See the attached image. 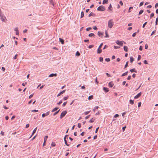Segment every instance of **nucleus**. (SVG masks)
<instances>
[{"label": "nucleus", "instance_id": "obj_48", "mask_svg": "<svg viewBox=\"0 0 158 158\" xmlns=\"http://www.w3.org/2000/svg\"><path fill=\"white\" fill-rule=\"evenodd\" d=\"M91 29V28L90 27H89L87 28L86 29V30L87 31H89Z\"/></svg>", "mask_w": 158, "mask_h": 158}, {"label": "nucleus", "instance_id": "obj_29", "mask_svg": "<svg viewBox=\"0 0 158 158\" xmlns=\"http://www.w3.org/2000/svg\"><path fill=\"white\" fill-rule=\"evenodd\" d=\"M93 95H90L88 97V99L91 100L93 98Z\"/></svg>", "mask_w": 158, "mask_h": 158}, {"label": "nucleus", "instance_id": "obj_44", "mask_svg": "<svg viewBox=\"0 0 158 158\" xmlns=\"http://www.w3.org/2000/svg\"><path fill=\"white\" fill-rule=\"evenodd\" d=\"M111 8H112V5H111V4H110L108 7V9L110 10H112L111 9Z\"/></svg>", "mask_w": 158, "mask_h": 158}, {"label": "nucleus", "instance_id": "obj_27", "mask_svg": "<svg viewBox=\"0 0 158 158\" xmlns=\"http://www.w3.org/2000/svg\"><path fill=\"white\" fill-rule=\"evenodd\" d=\"M64 140V142L66 145L68 146H69V145L67 143V142L66 139H65Z\"/></svg>", "mask_w": 158, "mask_h": 158}, {"label": "nucleus", "instance_id": "obj_46", "mask_svg": "<svg viewBox=\"0 0 158 158\" xmlns=\"http://www.w3.org/2000/svg\"><path fill=\"white\" fill-rule=\"evenodd\" d=\"M103 44V43H101L98 48H102V46Z\"/></svg>", "mask_w": 158, "mask_h": 158}, {"label": "nucleus", "instance_id": "obj_3", "mask_svg": "<svg viewBox=\"0 0 158 158\" xmlns=\"http://www.w3.org/2000/svg\"><path fill=\"white\" fill-rule=\"evenodd\" d=\"M67 113V111H63L61 113L60 116V119H61Z\"/></svg>", "mask_w": 158, "mask_h": 158}, {"label": "nucleus", "instance_id": "obj_16", "mask_svg": "<svg viewBox=\"0 0 158 158\" xmlns=\"http://www.w3.org/2000/svg\"><path fill=\"white\" fill-rule=\"evenodd\" d=\"M102 52V49H101L100 48H98V50H97V52L98 54H100Z\"/></svg>", "mask_w": 158, "mask_h": 158}, {"label": "nucleus", "instance_id": "obj_47", "mask_svg": "<svg viewBox=\"0 0 158 158\" xmlns=\"http://www.w3.org/2000/svg\"><path fill=\"white\" fill-rule=\"evenodd\" d=\"M67 103V102H64L62 104V106L63 107L64 106L66 105Z\"/></svg>", "mask_w": 158, "mask_h": 158}, {"label": "nucleus", "instance_id": "obj_12", "mask_svg": "<svg viewBox=\"0 0 158 158\" xmlns=\"http://www.w3.org/2000/svg\"><path fill=\"white\" fill-rule=\"evenodd\" d=\"M59 41L62 44H64V41L63 39L61 38H59Z\"/></svg>", "mask_w": 158, "mask_h": 158}, {"label": "nucleus", "instance_id": "obj_15", "mask_svg": "<svg viewBox=\"0 0 158 158\" xmlns=\"http://www.w3.org/2000/svg\"><path fill=\"white\" fill-rule=\"evenodd\" d=\"M57 76V74L56 73H52L50 74L49 77H53L54 76L56 77Z\"/></svg>", "mask_w": 158, "mask_h": 158}, {"label": "nucleus", "instance_id": "obj_57", "mask_svg": "<svg viewBox=\"0 0 158 158\" xmlns=\"http://www.w3.org/2000/svg\"><path fill=\"white\" fill-rule=\"evenodd\" d=\"M143 2H141L140 3V4H139V6H142V5H143Z\"/></svg>", "mask_w": 158, "mask_h": 158}, {"label": "nucleus", "instance_id": "obj_13", "mask_svg": "<svg viewBox=\"0 0 158 158\" xmlns=\"http://www.w3.org/2000/svg\"><path fill=\"white\" fill-rule=\"evenodd\" d=\"M37 127H36L34 130L33 131V132H32V134L31 135V136L30 137V138H31L32 135H34V134L35 133L36 130H37Z\"/></svg>", "mask_w": 158, "mask_h": 158}, {"label": "nucleus", "instance_id": "obj_5", "mask_svg": "<svg viewBox=\"0 0 158 158\" xmlns=\"http://www.w3.org/2000/svg\"><path fill=\"white\" fill-rule=\"evenodd\" d=\"M49 113H50V111H48L47 112L45 113H44V114H42V117L44 118L45 116L48 115L49 114Z\"/></svg>", "mask_w": 158, "mask_h": 158}, {"label": "nucleus", "instance_id": "obj_21", "mask_svg": "<svg viewBox=\"0 0 158 158\" xmlns=\"http://www.w3.org/2000/svg\"><path fill=\"white\" fill-rule=\"evenodd\" d=\"M134 60V58H133L132 57H130V62L131 63H132Z\"/></svg>", "mask_w": 158, "mask_h": 158}, {"label": "nucleus", "instance_id": "obj_34", "mask_svg": "<svg viewBox=\"0 0 158 158\" xmlns=\"http://www.w3.org/2000/svg\"><path fill=\"white\" fill-rule=\"evenodd\" d=\"M60 109H59V110H58V111H57L56 112H55V113H54L53 114V116H55V115H56L57 114H58V113L59 112V111H60Z\"/></svg>", "mask_w": 158, "mask_h": 158}, {"label": "nucleus", "instance_id": "obj_62", "mask_svg": "<svg viewBox=\"0 0 158 158\" xmlns=\"http://www.w3.org/2000/svg\"><path fill=\"white\" fill-rule=\"evenodd\" d=\"M99 128V127H98L96 129V130H95V132L96 133H97L98 132V130Z\"/></svg>", "mask_w": 158, "mask_h": 158}, {"label": "nucleus", "instance_id": "obj_10", "mask_svg": "<svg viewBox=\"0 0 158 158\" xmlns=\"http://www.w3.org/2000/svg\"><path fill=\"white\" fill-rule=\"evenodd\" d=\"M65 90H64L63 91H62L61 92H60L58 95H57V97H59L62 94H63L64 93L65 91Z\"/></svg>", "mask_w": 158, "mask_h": 158}, {"label": "nucleus", "instance_id": "obj_37", "mask_svg": "<svg viewBox=\"0 0 158 158\" xmlns=\"http://www.w3.org/2000/svg\"><path fill=\"white\" fill-rule=\"evenodd\" d=\"M128 61L127 62L126 64H125V65L124 68H126V67H127L128 66Z\"/></svg>", "mask_w": 158, "mask_h": 158}, {"label": "nucleus", "instance_id": "obj_64", "mask_svg": "<svg viewBox=\"0 0 158 158\" xmlns=\"http://www.w3.org/2000/svg\"><path fill=\"white\" fill-rule=\"evenodd\" d=\"M78 128H80L81 127V124L80 123H79L78 124Z\"/></svg>", "mask_w": 158, "mask_h": 158}, {"label": "nucleus", "instance_id": "obj_42", "mask_svg": "<svg viewBox=\"0 0 158 158\" xmlns=\"http://www.w3.org/2000/svg\"><path fill=\"white\" fill-rule=\"evenodd\" d=\"M103 59L102 57H100L99 58V61L100 62H102L103 61Z\"/></svg>", "mask_w": 158, "mask_h": 158}, {"label": "nucleus", "instance_id": "obj_50", "mask_svg": "<svg viewBox=\"0 0 158 158\" xmlns=\"http://www.w3.org/2000/svg\"><path fill=\"white\" fill-rule=\"evenodd\" d=\"M31 111L32 112H37L38 111V110H32Z\"/></svg>", "mask_w": 158, "mask_h": 158}, {"label": "nucleus", "instance_id": "obj_14", "mask_svg": "<svg viewBox=\"0 0 158 158\" xmlns=\"http://www.w3.org/2000/svg\"><path fill=\"white\" fill-rule=\"evenodd\" d=\"M89 37H93L94 38H95V35L93 33H91L89 34Z\"/></svg>", "mask_w": 158, "mask_h": 158}, {"label": "nucleus", "instance_id": "obj_36", "mask_svg": "<svg viewBox=\"0 0 158 158\" xmlns=\"http://www.w3.org/2000/svg\"><path fill=\"white\" fill-rule=\"evenodd\" d=\"M105 60L107 62H109L110 61V59L109 58H106L105 59Z\"/></svg>", "mask_w": 158, "mask_h": 158}, {"label": "nucleus", "instance_id": "obj_54", "mask_svg": "<svg viewBox=\"0 0 158 158\" xmlns=\"http://www.w3.org/2000/svg\"><path fill=\"white\" fill-rule=\"evenodd\" d=\"M143 63L144 64H148V61L147 60H144V61H143Z\"/></svg>", "mask_w": 158, "mask_h": 158}, {"label": "nucleus", "instance_id": "obj_23", "mask_svg": "<svg viewBox=\"0 0 158 158\" xmlns=\"http://www.w3.org/2000/svg\"><path fill=\"white\" fill-rule=\"evenodd\" d=\"M135 69L134 68L132 69H131L130 70V71L131 73H133V72L137 73V71H135Z\"/></svg>", "mask_w": 158, "mask_h": 158}, {"label": "nucleus", "instance_id": "obj_1", "mask_svg": "<svg viewBox=\"0 0 158 158\" xmlns=\"http://www.w3.org/2000/svg\"><path fill=\"white\" fill-rule=\"evenodd\" d=\"M97 10L101 11H103L106 10L105 7L103 6H99L97 9Z\"/></svg>", "mask_w": 158, "mask_h": 158}, {"label": "nucleus", "instance_id": "obj_25", "mask_svg": "<svg viewBox=\"0 0 158 158\" xmlns=\"http://www.w3.org/2000/svg\"><path fill=\"white\" fill-rule=\"evenodd\" d=\"M129 102L130 104L133 105L134 103V100H133L131 99H130L129 101Z\"/></svg>", "mask_w": 158, "mask_h": 158}, {"label": "nucleus", "instance_id": "obj_33", "mask_svg": "<svg viewBox=\"0 0 158 158\" xmlns=\"http://www.w3.org/2000/svg\"><path fill=\"white\" fill-rule=\"evenodd\" d=\"M143 12V10H141L139 13V15H141Z\"/></svg>", "mask_w": 158, "mask_h": 158}, {"label": "nucleus", "instance_id": "obj_8", "mask_svg": "<svg viewBox=\"0 0 158 158\" xmlns=\"http://www.w3.org/2000/svg\"><path fill=\"white\" fill-rule=\"evenodd\" d=\"M1 17V20L3 22H5V19H6V18L4 17V16H3L2 15H1V16H0Z\"/></svg>", "mask_w": 158, "mask_h": 158}, {"label": "nucleus", "instance_id": "obj_43", "mask_svg": "<svg viewBox=\"0 0 158 158\" xmlns=\"http://www.w3.org/2000/svg\"><path fill=\"white\" fill-rule=\"evenodd\" d=\"M94 46V45H90L88 46L89 48L90 49L92 48Z\"/></svg>", "mask_w": 158, "mask_h": 158}, {"label": "nucleus", "instance_id": "obj_39", "mask_svg": "<svg viewBox=\"0 0 158 158\" xmlns=\"http://www.w3.org/2000/svg\"><path fill=\"white\" fill-rule=\"evenodd\" d=\"M50 3L52 5L54 6V3L53 2V1H52V0H50Z\"/></svg>", "mask_w": 158, "mask_h": 158}, {"label": "nucleus", "instance_id": "obj_58", "mask_svg": "<svg viewBox=\"0 0 158 158\" xmlns=\"http://www.w3.org/2000/svg\"><path fill=\"white\" fill-rule=\"evenodd\" d=\"M154 16V14L153 13H152L150 15V18H152Z\"/></svg>", "mask_w": 158, "mask_h": 158}, {"label": "nucleus", "instance_id": "obj_26", "mask_svg": "<svg viewBox=\"0 0 158 158\" xmlns=\"http://www.w3.org/2000/svg\"><path fill=\"white\" fill-rule=\"evenodd\" d=\"M105 34L106 36H105V37L107 38L109 37V35L108 34L107 32L106 31H105Z\"/></svg>", "mask_w": 158, "mask_h": 158}, {"label": "nucleus", "instance_id": "obj_19", "mask_svg": "<svg viewBox=\"0 0 158 158\" xmlns=\"http://www.w3.org/2000/svg\"><path fill=\"white\" fill-rule=\"evenodd\" d=\"M108 2V0H103L102 2V4H105L106 3H107Z\"/></svg>", "mask_w": 158, "mask_h": 158}, {"label": "nucleus", "instance_id": "obj_18", "mask_svg": "<svg viewBox=\"0 0 158 158\" xmlns=\"http://www.w3.org/2000/svg\"><path fill=\"white\" fill-rule=\"evenodd\" d=\"M103 90L106 92H107L109 91L108 89L106 87H104L103 88Z\"/></svg>", "mask_w": 158, "mask_h": 158}, {"label": "nucleus", "instance_id": "obj_6", "mask_svg": "<svg viewBox=\"0 0 158 158\" xmlns=\"http://www.w3.org/2000/svg\"><path fill=\"white\" fill-rule=\"evenodd\" d=\"M141 93L140 92L137 95L135 96L134 98L135 99L138 98L139 97L141 96Z\"/></svg>", "mask_w": 158, "mask_h": 158}, {"label": "nucleus", "instance_id": "obj_63", "mask_svg": "<svg viewBox=\"0 0 158 158\" xmlns=\"http://www.w3.org/2000/svg\"><path fill=\"white\" fill-rule=\"evenodd\" d=\"M158 3H156V4L155 5V8H157V7H158Z\"/></svg>", "mask_w": 158, "mask_h": 158}, {"label": "nucleus", "instance_id": "obj_22", "mask_svg": "<svg viewBox=\"0 0 158 158\" xmlns=\"http://www.w3.org/2000/svg\"><path fill=\"white\" fill-rule=\"evenodd\" d=\"M58 109V108L57 107H56L55 108L52 110V112H55V111H56V110H57Z\"/></svg>", "mask_w": 158, "mask_h": 158}, {"label": "nucleus", "instance_id": "obj_59", "mask_svg": "<svg viewBox=\"0 0 158 158\" xmlns=\"http://www.w3.org/2000/svg\"><path fill=\"white\" fill-rule=\"evenodd\" d=\"M34 94H32L31 95H30L29 97V98L30 99L33 96Z\"/></svg>", "mask_w": 158, "mask_h": 158}, {"label": "nucleus", "instance_id": "obj_38", "mask_svg": "<svg viewBox=\"0 0 158 158\" xmlns=\"http://www.w3.org/2000/svg\"><path fill=\"white\" fill-rule=\"evenodd\" d=\"M51 146L53 147H55L56 146V144L55 143L52 142L51 144Z\"/></svg>", "mask_w": 158, "mask_h": 158}, {"label": "nucleus", "instance_id": "obj_11", "mask_svg": "<svg viewBox=\"0 0 158 158\" xmlns=\"http://www.w3.org/2000/svg\"><path fill=\"white\" fill-rule=\"evenodd\" d=\"M98 35L101 37H102L103 35V33L100 31H98Z\"/></svg>", "mask_w": 158, "mask_h": 158}, {"label": "nucleus", "instance_id": "obj_31", "mask_svg": "<svg viewBox=\"0 0 158 158\" xmlns=\"http://www.w3.org/2000/svg\"><path fill=\"white\" fill-rule=\"evenodd\" d=\"M98 106H97L94 107V108L93 109V110L94 111H95L96 110L98 109Z\"/></svg>", "mask_w": 158, "mask_h": 158}, {"label": "nucleus", "instance_id": "obj_30", "mask_svg": "<svg viewBox=\"0 0 158 158\" xmlns=\"http://www.w3.org/2000/svg\"><path fill=\"white\" fill-rule=\"evenodd\" d=\"M93 118H92L89 121V123H93L94 120H95V119H94L93 120Z\"/></svg>", "mask_w": 158, "mask_h": 158}, {"label": "nucleus", "instance_id": "obj_56", "mask_svg": "<svg viewBox=\"0 0 158 158\" xmlns=\"http://www.w3.org/2000/svg\"><path fill=\"white\" fill-rule=\"evenodd\" d=\"M143 49V47L142 46H140L139 48V50L140 51H142Z\"/></svg>", "mask_w": 158, "mask_h": 158}, {"label": "nucleus", "instance_id": "obj_45", "mask_svg": "<svg viewBox=\"0 0 158 158\" xmlns=\"http://www.w3.org/2000/svg\"><path fill=\"white\" fill-rule=\"evenodd\" d=\"M119 116V115L118 114H115L114 116V118H117V117H118Z\"/></svg>", "mask_w": 158, "mask_h": 158}, {"label": "nucleus", "instance_id": "obj_35", "mask_svg": "<svg viewBox=\"0 0 158 158\" xmlns=\"http://www.w3.org/2000/svg\"><path fill=\"white\" fill-rule=\"evenodd\" d=\"M48 138V136H45L44 137V141L45 142H46L47 140V138Z\"/></svg>", "mask_w": 158, "mask_h": 158}, {"label": "nucleus", "instance_id": "obj_55", "mask_svg": "<svg viewBox=\"0 0 158 158\" xmlns=\"http://www.w3.org/2000/svg\"><path fill=\"white\" fill-rule=\"evenodd\" d=\"M141 102H139L138 103V107H140L141 106Z\"/></svg>", "mask_w": 158, "mask_h": 158}, {"label": "nucleus", "instance_id": "obj_24", "mask_svg": "<svg viewBox=\"0 0 158 158\" xmlns=\"http://www.w3.org/2000/svg\"><path fill=\"white\" fill-rule=\"evenodd\" d=\"M128 72L127 71L124 73H123V74L121 76L122 77H123V76H126V75H127V74H128Z\"/></svg>", "mask_w": 158, "mask_h": 158}, {"label": "nucleus", "instance_id": "obj_7", "mask_svg": "<svg viewBox=\"0 0 158 158\" xmlns=\"http://www.w3.org/2000/svg\"><path fill=\"white\" fill-rule=\"evenodd\" d=\"M15 31H16V35H19V32L18 28V27H15Z\"/></svg>", "mask_w": 158, "mask_h": 158}, {"label": "nucleus", "instance_id": "obj_17", "mask_svg": "<svg viewBox=\"0 0 158 158\" xmlns=\"http://www.w3.org/2000/svg\"><path fill=\"white\" fill-rule=\"evenodd\" d=\"M123 49H124V50L125 52H128V48L127 46H124V47H123Z\"/></svg>", "mask_w": 158, "mask_h": 158}, {"label": "nucleus", "instance_id": "obj_9", "mask_svg": "<svg viewBox=\"0 0 158 158\" xmlns=\"http://www.w3.org/2000/svg\"><path fill=\"white\" fill-rule=\"evenodd\" d=\"M114 85L112 81H111L109 83L108 85L110 87H112Z\"/></svg>", "mask_w": 158, "mask_h": 158}, {"label": "nucleus", "instance_id": "obj_52", "mask_svg": "<svg viewBox=\"0 0 158 158\" xmlns=\"http://www.w3.org/2000/svg\"><path fill=\"white\" fill-rule=\"evenodd\" d=\"M68 96L67 97H64L63 98V100H66L68 99Z\"/></svg>", "mask_w": 158, "mask_h": 158}, {"label": "nucleus", "instance_id": "obj_49", "mask_svg": "<svg viewBox=\"0 0 158 158\" xmlns=\"http://www.w3.org/2000/svg\"><path fill=\"white\" fill-rule=\"evenodd\" d=\"M136 33H137V32H135L132 35V36L133 37H135L136 34Z\"/></svg>", "mask_w": 158, "mask_h": 158}, {"label": "nucleus", "instance_id": "obj_28", "mask_svg": "<svg viewBox=\"0 0 158 158\" xmlns=\"http://www.w3.org/2000/svg\"><path fill=\"white\" fill-rule=\"evenodd\" d=\"M84 16V13L83 11H82L81 13V18H82Z\"/></svg>", "mask_w": 158, "mask_h": 158}, {"label": "nucleus", "instance_id": "obj_2", "mask_svg": "<svg viewBox=\"0 0 158 158\" xmlns=\"http://www.w3.org/2000/svg\"><path fill=\"white\" fill-rule=\"evenodd\" d=\"M114 25V22L112 21V19H111L109 20L108 22V27L111 28Z\"/></svg>", "mask_w": 158, "mask_h": 158}, {"label": "nucleus", "instance_id": "obj_4", "mask_svg": "<svg viewBox=\"0 0 158 158\" xmlns=\"http://www.w3.org/2000/svg\"><path fill=\"white\" fill-rule=\"evenodd\" d=\"M123 41H120L118 40H117L116 42V43L118 45H121V46H122L123 44Z\"/></svg>", "mask_w": 158, "mask_h": 158}, {"label": "nucleus", "instance_id": "obj_60", "mask_svg": "<svg viewBox=\"0 0 158 158\" xmlns=\"http://www.w3.org/2000/svg\"><path fill=\"white\" fill-rule=\"evenodd\" d=\"M114 48L115 49H117V48H120V47L119 46H114Z\"/></svg>", "mask_w": 158, "mask_h": 158}, {"label": "nucleus", "instance_id": "obj_51", "mask_svg": "<svg viewBox=\"0 0 158 158\" xmlns=\"http://www.w3.org/2000/svg\"><path fill=\"white\" fill-rule=\"evenodd\" d=\"M62 100H60V101L59 102H58V103H57V104H58V105H60V104L62 103Z\"/></svg>", "mask_w": 158, "mask_h": 158}, {"label": "nucleus", "instance_id": "obj_41", "mask_svg": "<svg viewBox=\"0 0 158 158\" xmlns=\"http://www.w3.org/2000/svg\"><path fill=\"white\" fill-rule=\"evenodd\" d=\"M90 111H85L84 112V114H85V115H87L89 113H90Z\"/></svg>", "mask_w": 158, "mask_h": 158}, {"label": "nucleus", "instance_id": "obj_53", "mask_svg": "<svg viewBox=\"0 0 158 158\" xmlns=\"http://www.w3.org/2000/svg\"><path fill=\"white\" fill-rule=\"evenodd\" d=\"M147 22H145V23L143 24V27H143V28H144V27H145V25L147 24Z\"/></svg>", "mask_w": 158, "mask_h": 158}, {"label": "nucleus", "instance_id": "obj_32", "mask_svg": "<svg viewBox=\"0 0 158 158\" xmlns=\"http://www.w3.org/2000/svg\"><path fill=\"white\" fill-rule=\"evenodd\" d=\"M80 55V53L78 51H77L76 53V56H79Z\"/></svg>", "mask_w": 158, "mask_h": 158}, {"label": "nucleus", "instance_id": "obj_40", "mask_svg": "<svg viewBox=\"0 0 158 158\" xmlns=\"http://www.w3.org/2000/svg\"><path fill=\"white\" fill-rule=\"evenodd\" d=\"M141 56L140 55H139L137 58V60H139L141 59Z\"/></svg>", "mask_w": 158, "mask_h": 158}, {"label": "nucleus", "instance_id": "obj_61", "mask_svg": "<svg viewBox=\"0 0 158 158\" xmlns=\"http://www.w3.org/2000/svg\"><path fill=\"white\" fill-rule=\"evenodd\" d=\"M133 9V7H130L129 8V10H128V12L129 13H130V12H131L130 10H131V9Z\"/></svg>", "mask_w": 158, "mask_h": 158}, {"label": "nucleus", "instance_id": "obj_20", "mask_svg": "<svg viewBox=\"0 0 158 158\" xmlns=\"http://www.w3.org/2000/svg\"><path fill=\"white\" fill-rule=\"evenodd\" d=\"M95 14L93 12H91L89 15V17H90L91 16H95Z\"/></svg>", "mask_w": 158, "mask_h": 158}]
</instances>
